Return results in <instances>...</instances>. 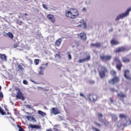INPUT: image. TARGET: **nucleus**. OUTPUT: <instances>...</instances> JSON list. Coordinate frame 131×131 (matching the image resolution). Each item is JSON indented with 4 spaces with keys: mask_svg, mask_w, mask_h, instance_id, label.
Returning <instances> with one entry per match:
<instances>
[{
    "mask_svg": "<svg viewBox=\"0 0 131 131\" xmlns=\"http://www.w3.org/2000/svg\"><path fill=\"white\" fill-rule=\"evenodd\" d=\"M38 114H40V115H41V116H43V117H45V116H46V115H47V114H46V113H45L41 111H38Z\"/></svg>",
    "mask_w": 131,
    "mask_h": 131,
    "instance_id": "nucleus-21",
    "label": "nucleus"
},
{
    "mask_svg": "<svg viewBox=\"0 0 131 131\" xmlns=\"http://www.w3.org/2000/svg\"><path fill=\"white\" fill-rule=\"evenodd\" d=\"M111 91L113 92V93H114L115 92V90H114V88H111Z\"/></svg>",
    "mask_w": 131,
    "mask_h": 131,
    "instance_id": "nucleus-45",
    "label": "nucleus"
},
{
    "mask_svg": "<svg viewBox=\"0 0 131 131\" xmlns=\"http://www.w3.org/2000/svg\"><path fill=\"white\" fill-rule=\"evenodd\" d=\"M66 16L71 19H75L78 16V11L76 9L71 8L69 11H66Z\"/></svg>",
    "mask_w": 131,
    "mask_h": 131,
    "instance_id": "nucleus-1",
    "label": "nucleus"
},
{
    "mask_svg": "<svg viewBox=\"0 0 131 131\" xmlns=\"http://www.w3.org/2000/svg\"><path fill=\"white\" fill-rule=\"evenodd\" d=\"M28 61H29V63H30V65H32V64H33V61L32 60V59H29Z\"/></svg>",
    "mask_w": 131,
    "mask_h": 131,
    "instance_id": "nucleus-36",
    "label": "nucleus"
},
{
    "mask_svg": "<svg viewBox=\"0 0 131 131\" xmlns=\"http://www.w3.org/2000/svg\"><path fill=\"white\" fill-rule=\"evenodd\" d=\"M25 1H26V2H28V0H25Z\"/></svg>",
    "mask_w": 131,
    "mask_h": 131,
    "instance_id": "nucleus-61",
    "label": "nucleus"
},
{
    "mask_svg": "<svg viewBox=\"0 0 131 131\" xmlns=\"http://www.w3.org/2000/svg\"><path fill=\"white\" fill-rule=\"evenodd\" d=\"M93 130H95V131H100V130L97 128H96V127H92Z\"/></svg>",
    "mask_w": 131,
    "mask_h": 131,
    "instance_id": "nucleus-38",
    "label": "nucleus"
},
{
    "mask_svg": "<svg viewBox=\"0 0 131 131\" xmlns=\"http://www.w3.org/2000/svg\"><path fill=\"white\" fill-rule=\"evenodd\" d=\"M119 118H124L125 119L126 118V115H125V114H120L119 115Z\"/></svg>",
    "mask_w": 131,
    "mask_h": 131,
    "instance_id": "nucleus-23",
    "label": "nucleus"
},
{
    "mask_svg": "<svg viewBox=\"0 0 131 131\" xmlns=\"http://www.w3.org/2000/svg\"><path fill=\"white\" fill-rule=\"evenodd\" d=\"M23 83H24V84H28V81H27V80H24Z\"/></svg>",
    "mask_w": 131,
    "mask_h": 131,
    "instance_id": "nucleus-39",
    "label": "nucleus"
},
{
    "mask_svg": "<svg viewBox=\"0 0 131 131\" xmlns=\"http://www.w3.org/2000/svg\"><path fill=\"white\" fill-rule=\"evenodd\" d=\"M42 7L44 9H45V10H48V6H47L45 4H42Z\"/></svg>",
    "mask_w": 131,
    "mask_h": 131,
    "instance_id": "nucleus-37",
    "label": "nucleus"
},
{
    "mask_svg": "<svg viewBox=\"0 0 131 131\" xmlns=\"http://www.w3.org/2000/svg\"><path fill=\"white\" fill-rule=\"evenodd\" d=\"M82 97H83V98H84L85 97H84V95L83 94L82 95Z\"/></svg>",
    "mask_w": 131,
    "mask_h": 131,
    "instance_id": "nucleus-58",
    "label": "nucleus"
},
{
    "mask_svg": "<svg viewBox=\"0 0 131 131\" xmlns=\"http://www.w3.org/2000/svg\"><path fill=\"white\" fill-rule=\"evenodd\" d=\"M23 16H28V14L27 13H25L23 14Z\"/></svg>",
    "mask_w": 131,
    "mask_h": 131,
    "instance_id": "nucleus-51",
    "label": "nucleus"
},
{
    "mask_svg": "<svg viewBox=\"0 0 131 131\" xmlns=\"http://www.w3.org/2000/svg\"><path fill=\"white\" fill-rule=\"evenodd\" d=\"M125 51H126L125 47H119L116 49L115 53H120L121 52H125Z\"/></svg>",
    "mask_w": 131,
    "mask_h": 131,
    "instance_id": "nucleus-11",
    "label": "nucleus"
},
{
    "mask_svg": "<svg viewBox=\"0 0 131 131\" xmlns=\"http://www.w3.org/2000/svg\"><path fill=\"white\" fill-rule=\"evenodd\" d=\"M91 60V55H88L86 58H84L82 59V62H84L85 61H90Z\"/></svg>",
    "mask_w": 131,
    "mask_h": 131,
    "instance_id": "nucleus-20",
    "label": "nucleus"
},
{
    "mask_svg": "<svg viewBox=\"0 0 131 131\" xmlns=\"http://www.w3.org/2000/svg\"><path fill=\"white\" fill-rule=\"evenodd\" d=\"M1 90H2V86H0V91H1Z\"/></svg>",
    "mask_w": 131,
    "mask_h": 131,
    "instance_id": "nucleus-56",
    "label": "nucleus"
},
{
    "mask_svg": "<svg viewBox=\"0 0 131 131\" xmlns=\"http://www.w3.org/2000/svg\"><path fill=\"white\" fill-rule=\"evenodd\" d=\"M119 81H120L119 77H118V76H115L113 78L110 79L108 81V83H111V84L114 85L116 83H118Z\"/></svg>",
    "mask_w": 131,
    "mask_h": 131,
    "instance_id": "nucleus-7",
    "label": "nucleus"
},
{
    "mask_svg": "<svg viewBox=\"0 0 131 131\" xmlns=\"http://www.w3.org/2000/svg\"><path fill=\"white\" fill-rule=\"evenodd\" d=\"M32 120H33V121H36V119H35L34 117L32 118Z\"/></svg>",
    "mask_w": 131,
    "mask_h": 131,
    "instance_id": "nucleus-47",
    "label": "nucleus"
},
{
    "mask_svg": "<svg viewBox=\"0 0 131 131\" xmlns=\"http://www.w3.org/2000/svg\"><path fill=\"white\" fill-rule=\"evenodd\" d=\"M112 31H113V28L110 29L109 30V32H112Z\"/></svg>",
    "mask_w": 131,
    "mask_h": 131,
    "instance_id": "nucleus-49",
    "label": "nucleus"
},
{
    "mask_svg": "<svg viewBox=\"0 0 131 131\" xmlns=\"http://www.w3.org/2000/svg\"><path fill=\"white\" fill-rule=\"evenodd\" d=\"M114 61L116 63V67L119 71H121V68H122V63L118 57H115Z\"/></svg>",
    "mask_w": 131,
    "mask_h": 131,
    "instance_id": "nucleus-3",
    "label": "nucleus"
},
{
    "mask_svg": "<svg viewBox=\"0 0 131 131\" xmlns=\"http://www.w3.org/2000/svg\"><path fill=\"white\" fill-rule=\"evenodd\" d=\"M47 65H48V63H46V66H47Z\"/></svg>",
    "mask_w": 131,
    "mask_h": 131,
    "instance_id": "nucleus-59",
    "label": "nucleus"
},
{
    "mask_svg": "<svg viewBox=\"0 0 131 131\" xmlns=\"http://www.w3.org/2000/svg\"><path fill=\"white\" fill-rule=\"evenodd\" d=\"M79 63H82V59H80L78 60Z\"/></svg>",
    "mask_w": 131,
    "mask_h": 131,
    "instance_id": "nucleus-46",
    "label": "nucleus"
},
{
    "mask_svg": "<svg viewBox=\"0 0 131 131\" xmlns=\"http://www.w3.org/2000/svg\"><path fill=\"white\" fill-rule=\"evenodd\" d=\"M91 46L95 48H101V43L96 42L95 43H92Z\"/></svg>",
    "mask_w": 131,
    "mask_h": 131,
    "instance_id": "nucleus-18",
    "label": "nucleus"
},
{
    "mask_svg": "<svg viewBox=\"0 0 131 131\" xmlns=\"http://www.w3.org/2000/svg\"><path fill=\"white\" fill-rule=\"evenodd\" d=\"M18 47H19V45L17 43H15L13 45V48H18Z\"/></svg>",
    "mask_w": 131,
    "mask_h": 131,
    "instance_id": "nucleus-43",
    "label": "nucleus"
},
{
    "mask_svg": "<svg viewBox=\"0 0 131 131\" xmlns=\"http://www.w3.org/2000/svg\"><path fill=\"white\" fill-rule=\"evenodd\" d=\"M0 113L2 114V115H6V113L3 110H2V107L0 106Z\"/></svg>",
    "mask_w": 131,
    "mask_h": 131,
    "instance_id": "nucleus-32",
    "label": "nucleus"
},
{
    "mask_svg": "<svg viewBox=\"0 0 131 131\" xmlns=\"http://www.w3.org/2000/svg\"><path fill=\"white\" fill-rule=\"evenodd\" d=\"M103 123L104 125H105L106 126H107V125H109V122H108V121H107V120H104L103 121Z\"/></svg>",
    "mask_w": 131,
    "mask_h": 131,
    "instance_id": "nucleus-29",
    "label": "nucleus"
},
{
    "mask_svg": "<svg viewBox=\"0 0 131 131\" xmlns=\"http://www.w3.org/2000/svg\"><path fill=\"white\" fill-rule=\"evenodd\" d=\"M80 95L81 96V97H82V93H80Z\"/></svg>",
    "mask_w": 131,
    "mask_h": 131,
    "instance_id": "nucleus-54",
    "label": "nucleus"
},
{
    "mask_svg": "<svg viewBox=\"0 0 131 131\" xmlns=\"http://www.w3.org/2000/svg\"><path fill=\"white\" fill-rule=\"evenodd\" d=\"M111 43L113 46H117V45H119V42L118 41L113 39L111 41Z\"/></svg>",
    "mask_w": 131,
    "mask_h": 131,
    "instance_id": "nucleus-16",
    "label": "nucleus"
},
{
    "mask_svg": "<svg viewBox=\"0 0 131 131\" xmlns=\"http://www.w3.org/2000/svg\"><path fill=\"white\" fill-rule=\"evenodd\" d=\"M110 100L111 103H114V100H113V98H110Z\"/></svg>",
    "mask_w": 131,
    "mask_h": 131,
    "instance_id": "nucleus-42",
    "label": "nucleus"
},
{
    "mask_svg": "<svg viewBox=\"0 0 131 131\" xmlns=\"http://www.w3.org/2000/svg\"><path fill=\"white\" fill-rule=\"evenodd\" d=\"M18 68H19L20 70H21V71H23V70H24V68H23L22 66H21L20 64H18Z\"/></svg>",
    "mask_w": 131,
    "mask_h": 131,
    "instance_id": "nucleus-33",
    "label": "nucleus"
},
{
    "mask_svg": "<svg viewBox=\"0 0 131 131\" xmlns=\"http://www.w3.org/2000/svg\"><path fill=\"white\" fill-rule=\"evenodd\" d=\"M15 90L17 91L16 93V98L19 100H25V98L23 96V94L21 92L20 88H15Z\"/></svg>",
    "mask_w": 131,
    "mask_h": 131,
    "instance_id": "nucleus-4",
    "label": "nucleus"
},
{
    "mask_svg": "<svg viewBox=\"0 0 131 131\" xmlns=\"http://www.w3.org/2000/svg\"><path fill=\"white\" fill-rule=\"evenodd\" d=\"M8 35L9 37H10V38H14V35L13 33L9 32Z\"/></svg>",
    "mask_w": 131,
    "mask_h": 131,
    "instance_id": "nucleus-27",
    "label": "nucleus"
},
{
    "mask_svg": "<svg viewBox=\"0 0 131 131\" xmlns=\"http://www.w3.org/2000/svg\"><path fill=\"white\" fill-rule=\"evenodd\" d=\"M0 98H4V95L3 94V92H0Z\"/></svg>",
    "mask_w": 131,
    "mask_h": 131,
    "instance_id": "nucleus-44",
    "label": "nucleus"
},
{
    "mask_svg": "<svg viewBox=\"0 0 131 131\" xmlns=\"http://www.w3.org/2000/svg\"><path fill=\"white\" fill-rule=\"evenodd\" d=\"M17 126L19 128L18 131H25V130H24V128L21 127V126L17 125Z\"/></svg>",
    "mask_w": 131,
    "mask_h": 131,
    "instance_id": "nucleus-31",
    "label": "nucleus"
},
{
    "mask_svg": "<svg viewBox=\"0 0 131 131\" xmlns=\"http://www.w3.org/2000/svg\"><path fill=\"white\" fill-rule=\"evenodd\" d=\"M88 100L91 102H96L98 100V96L94 93L88 94Z\"/></svg>",
    "mask_w": 131,
    "mask_h": 131,
    "instance_id": "nucleus-5",
    "label": "nucleus"
},
{
    "mask_svg": "<svg viewBox=\"0 0 131 131\" xmlns=\"http://www.w3.org/2000/svg\"><path fill=\"white\" fill-rule=\"evenodd\" d=\"M122 61L124 63H128L130 62V59L128 58L127 57L125 56L122 58Z\"/></svg>",
    "mask_w": 131,
    "mask_h": 131,
    "instance_id": "nucleus-13",
    "label": "nucleus"
},
{
    "mask_svg": "<svg viewBox=\"0 0 131 131\" xmlns=\"http://www.w3.org/2000/svg\"><path fill=\"white\" fill-rule=\"evenodd\" d=\"M31 81H32V82H33L34 83H35V82L33 80H31Z\"/></svg>",
    "mask_w": 131,
    "mask_h": 131,
    "instance_id": "nucleus-52",
    "label": "nucleus"
},
{
    "mask_svg": "<svg viewBox=\"0 0 131 131\" xmlns=\"http://www.w3.org/2000/svg\"><path fill=\"white\" fill-rule=\"evenodd\" d=\"M7 114H10L9 113H8Z\"/></svg>",
    "mask_w": 131,
    "mask_h": 131,
    "instance_id": "nucleus-62",
    "label": "nucleus"
},
{
    "mask_svg": "<svg viewBox=\"0 0 131 131\" xmlns=\"http://www.w3.org/2000/svg\"><path fill=\"white\" fill-rule=\"evenodd\" d=\"M26 108H27L28 109H31V106H30V105H27L26 106Z\"/></svg>",
    "mask_w": 131,
    "mask_h": 131,
    "instance_id": "nucleus-41",
    "label": "nucleus"
},
{
    "mask_svg": "<svg viewBox=\"0 0 131 131\" xmlns=\"http://www.w3.org/2000/svg\"><path fill=\"white\" fill-rule=\"evenodd\" d=\"M82 39L84 41L86 40V35L84 33L82 34Z\"/></svg>",
    "mask_w": 131,
    "mask_h": 131,
    "instance_id": "nucleus-26",
    "label": "nucleus"
},
{
    "mask_svg": "<svg viewBox=\"0 0 131 131\" xmlns=\"http://www.w3.org/2000/svg\"><path fill=\"white\" fill-rule=\"evenodd\" d=\"M27 118L28 119V118H29V116H27Z\"/></svg>",
    "mask_w": 131,
    "mask_h": 131,
    "instance_id": "nucleus-57",
    "label": "nucleus"
},
{
    "mask_svg": "<svg viewBox=\"0 0 131 131\" xmlns=\"http://www.w3.org/2000/svg\"><path fill=\"white\" fill-rule=\"evenodd\" d=\"M6 111H8V110H7V108H6Z\"/></svg>",
    "mask_w": 131,
    "mask_h": 131,
    "instance_id": "nucleus-60",
    "label": "nucleus"
},
{
    "mask_svg": "<svg viewBox=\"0 0 131 131\" xmlns=\"http://www.w3.org/2000/svg\"><path fill=\"white\" fill-rule=\"evenodd\" d=\"M47 18L49 19L50 21H51L52 23H55L56 22V19L55 16L53 14H48L47 16Z\"/></svg>",
    "mask_w": 131,
    "mask_h": 131,
    "instance_id": "nucleus-9",
    "label": "nucleus"
},
{
    "mask_svg": "<svg viewBox=\"0 0 131 131\" xmlns=\"http://www.w3.org/2000/svg\"><path fill=\"white\" fill-rule=\"evenodd\" d=\"M34 62L35 65H38V64H39V59H35Z\"/></svg>",
    "mask_w": 131,
    "mask_h": 131,
    "instance_id": "nucleus-25",
    "label": "nucleus"
},
{
    "mask_svg": "<svg viewBox=\"0 0 131 131\" xmlns=\"http://www.w3.org/2000/svg\"><path fill=\"white\" fill-rule=\"evenodd\" d=\"M67 55L68 57V59L71 60L72 59V57L71 56V54H70V52H68Z\"/></svg>",
    "mask_w": 131,
    "mask_h": 131,
    "instance_id": "nucleus-28",
    "label": "nucleus"
},
{
    "mask_svg": "<svg viewBox=\"0 0 131 131\" xmlns=\"http://www.w3.org/2000/svg\"><path fill=\"white\" fill-rule=\"evenodd\" d=\"M51 113H53L54 115H57V114H60V111L57 107H53L51 110Z\"/></svg>",
    "mask_w": 131,
    "mask_h": 131,
    "instance_id": "nucleus-10",
    "label": "nucleus"
},
{
    "mask_svg": "<svg viewBox=\"0 0 131 131\" xmlns=\"http://www.w3.org/2000/svg\"><path fill=\"white\" fill-rule=\"evenodd\" d=\"M55 57H60V54H56Z\"/></svg>",
    "mask_w": 131,
    "mask_h": 131,
    "instance_id": "nucleus-50",
    "label": "nucleus"
},
{
    "mask_svg": "<svg viewBox=\"0 0 131 131\" xmlns=\"http://www.w3.org/2000/svg\"><path fill=\"white\" fill-rule=\"evenodd\" d=\"M97 116L99 118H101L103 117V114H102V113H98L97 114Z\"/></svg>",
    "mask_w": 131,
    "mask_h": 131,
    "instance_id": "nucleus-35",
    "label": "nucleus"
},
{
    "mask_svg": "<svg viewBox=\"0 0 131 131\" xmlns=\"http://www.w3.org/2000/svg\"><path fill=\"white\" fill-rule=\"evenodd\" d=\"M83 10L85 11V8H83Z\"/></svg>",
    "mask_w": 131,
    "mask_h": 131,
    "instance_id": "nucleus-55",
    "label": "nucleus"
},
{
    "mask_svg": "<svg viewBox=\"0 0 131 131\" xmlns=\"http://www.w3.org/2000/svg\"><path fill=\"white\" fill-rule=\"evenodd\" d=\"M116 71H115V70H112L111 71V75H112L113 76H116Z\"/></svg>",
    "mask_w": 131,
    "mask_h": 131,
    "instance_id": "nucleus-22",
    "label": "nucleus"
},
{
    "mask_svg": "<svg viewBox=\"0 0 131 131\" xmlns=\"http://www.w3.org/2000/svg\"><path fill=\"white\" fill-rule=\"evenodd\" d=\"M54 126H55V127H57V126H59V125H55Z\"/></svg>",
    "mask_w": 131,
    "mask_h": 131,
    "instance_id": "nucleus-53",
    "label": "nucleus"
},
{
    "mask_svg": "<svg viewBox=\"0 0 131 131\" xmlns=\"http://www.w3.org/2000/svg\"><path fill=\"white\" fill-rule=\"evenodd\" d=\"M61 42H62V39H58L55 42V46H56V47H59L60 45H61Z\"/></svg>",
    "mask_w": 131,
    "mask_h": 131,
    "instance_id": "nucleus-19",
    "label": "nucleus"
},
{
    "mask_svg": "<svg viewBox=\"0 0 131 131\" xmlns=\"http://www.w3.org/2000/svg\"><path fill=\"white\" fill-rule=\"evenodd\" d=\"M100 58L103 62H108V61H110L112 59V56L102 55L100 56Z\"/></svg>",
    "mask_w": 131,
    "mask_h": 131,
    "instance_id": "nucleus-6",
    "label": "nucleus"
},
{
    "mask_svg": "<svg viewBox=\"0 0 131 131\" xmlns=\"http://www.w3.org/2000/svg\"><path fill=\"white\" fill-rule=\"evenodd\" d=\"M46 131H53V129L52 128L47 129Z\"/></svg>",
    "mask_w": 131,
    "mask_h": 131,
    "instance_id": "nucleus-48",
    "label": "nucleus"
},
{
    "mask_svg": "<svg viewBox=\"0 0 131 131\" xmlns=\"http://www.w3.org/2000/svg\"><path fill=\"white\" fill-rule=\"evenodd\" d=\"M108 72V68L106 66H102L100 67V71H99V76L100 78H105L106 77V74Z\"/></svg>",
    "mask_w": 131,
    "mask_h": 131,
    "instance_id": "nucleus-2",
    "label": "nucleus"
},
{
    "mask_svg": "<svg viewBox=\"0 0 131 131\" xmlns=\"http://www.w3.org/2000/svg\"><path fill=\"white\" fill-rule=\"evenodd\" d=\"M78 37H80V38H82V33H81L78 34Z\"/></svg>",
    "mask_w": 131,
    "mask_h": 131,
    "instance_id": "nucleus-40",
    "label": "nucleus"
},
{
    "mask_svg": "<svg viewBox=\"0 0 131 131\" xmlns=\"http://www.w3.org/2000/svg\"><path fill=\"white\" fill-rule=\"evenodd\" d=\"M0 59L3 61H7V55L6 54H2L0 53Z\"/></svg>",
    "mask_w": 131,
    "mask_h": 131,
    "instance_id": "nucleus-17",
    "label": "nucleus"
},
{
    "mask_svg": "<svg viewBox=\"0 0 131 131\" xmlns=\"http://www.w3.org/2000/svg\"><path fill=\"white\" fill-rule=\"evenodd\" d=\"M16 24H18V25H22V24H23V21H22L20 19H17L16 20Z\"/></svg>",
    "mask_w": 131,
    "mask_h": 131,
    "instance_id": "nucleus-24",
    "label": "nucleus"
},
{
    "mask_svg": "<svg viewBox=\"0 0 131 131\" xmlns=\"http://www.w3.org/2000/svg\"><path fill=\"white\" fill-rule=\"evenodd\" d=\"M29 127L31 128H37V129H41V126L38 125L30 124Z\"/></svg>",
    "mask_w": 131,
    "mask_h": 131,
    "instance_id": "nucleus-12",
    "label": "nucleus"
},
{
    "mask_svg": "<svg viewBox=\"0 0 131 131\" xmlns=\"http://www.w3.org/2000/svg\"><path fill=\"white\" fill-rule=\"evenodd\" d=\"M117 96L119 98H120L121 99H124V98H126V95L123 94V93L122 92L118 93L117 94Z\"/></svg>",
    "mask_w": 131,
    "mask_h": 131,
    "instance_id": "nucleus-15",
    "label": "nucleus"
},
{
    "mask_svg": "<svg viewBox=\"0 0 131 131\" xmlns=\"http://www.w3.org/2000/svg\"><path fill=\"white\" fill-rule=\"evenodd\" d=\"M129 70H125L124 71V77H125V78L126 79H127L128 80H131V77H130V76H129Z\"/></svg>",
    "mask_w": 131,
    "mask_h": 131,
    "instance_id": "nucleus-8",
    "label": "nucleus"
},
{
    "mask_svg": "<svg viewBox=\"0 0 131 131\" xmlns=\"http://www.w3.org/2000/svg\"><path fill=\"white\" fill-rule=\"evenodd\" d=\"M83 27L84 29H86V23L85 21H83Z\"/></svg>",
    "mask_w": 131,
    "mask_h": 131,
    "instance_id": "nucleus-34",
    "label": "nucleus"
},
{
    "mask_svg": "<svg viewBox=\"0 0 131 131\" xmlns=\"http://www.w3.org/2000/svg\"><path fill=\"white\" fill-rule=\"evenodd\" d=\"M43 71H45V68H43V67H40L39 68V70L38 71L39 74L40 75H43Z\"/></svg>",
    "mask_w": 131,
    "mask_h": 131,
    "instance_id": "nucleus-14",
    "label": "nucleus"
},
{
    "mask_svg": "<svg viewBox=\"0 0 131 131\" xmlns=\"http://www.w3.org/2000/svg\"><path fill=\"white\" fill-rule=\"evenodd\" d=\"M94 124H95V125H96L97 126H99V127H101V124L98 123V122H97V121H94Z\"/></svg>",
    "mask_w": 131,
    "mask_h": 131,
    "instance_id": "nucleus-30",
    "label": "nucleus"
}]
</instances>
